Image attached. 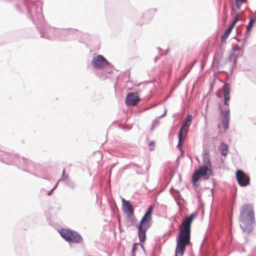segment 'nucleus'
I'll use <instances>...</instances> for the list:
<instances>
[{
    "mask_svg": "<svg viewBox=\"0 0 256 256\" xmlns=\"http://www.w3.org/2000/svg\"><path fill=\"white\" fill-rule=\"evenodd\" d=\"M194 216L195 214H192L186 217L178 226L179 233L176 238L175 256H182L186 246L190 243V226Z\"/></svg>",
    "mask_w": 256,
    "mask_h": 256,
    "instance_id": "f257e3e1",
    "label": "nucleus"
},
{
    "mask_svg": "<svg viewBox=\"0 0 256 256\" xmlns=\"http://www.w3.org/2000/svg\"><path fill=\"white\" fill-rule=\"evenodd\" d=\"M239 221L240 228L244 232L248 234L253 230L255 226V218L252 204H246L242 207Z\"/></svg>",
    "mask_w": 256,
    "mask_h": 256,
    "instance_id": "f03ea898",
    "label": "nucleus"
},
{
    "mask_svg": "<svg viewBox=\"0 0 256 256\" xmlns=\"http://www.w3.org/2000/svg\"><path fill=\"white\" fill-rule=\"evenodd\" d=\"M153 206H150L147 210L144 216L140 220L138 228V236L140 242H144L146 238V232L150 227L152 222V214Z\"/></svg>",
    "mask_w": 256,
    "mask_h": 256,
    "instance_id": "7ed1b4c3",
    "label": "nucleus"
},
{
    "mask_svg": "<svg viewBox=\"0 0 256 256\" xmlns=\"http://www.w3.org/2000/svg\"><path fill=\"white\" fill-rule=\"evenodd\" d=\"M222 90L224 96V104L227 106H229L228 101L230 100V86L228 84H224ZM224 115L222 124L225 130L228 128L229 120L230 117V110L228 107L224 110H222Z\"/></svg>",
    "mask_w": 256,
    "mask_h": 256,
    "instance_id": "20e7f679",
    "label": "nucleus"
},
{
    "mask_svg": "<svg viewBox=\"0 0 256 256\" xmlns=\"http://www.w3.org/2000/svg\"><path fill=\"white\" fill-rule=\"evenodd\" d=\"M60 233L62 237L69 242L80 243L82 241V236L76 232L62 229Z\"/></svg>",
    "mask_w": 256,
    "mask_h": 256,
    "instance_id": "39448f33",
    "label": "nucleus"
},
{
    "mask_svg": "<svg viewBox=\"0 0 256 256\" xmlns=\"http://www.w3.org/2000/svg\"><path fill=\"white\" fill-rule=\"evenodd\" d=\"M211 176H212V171L210 167L202 166L194 173L192 177V182H197L200 177L204 178V180H208Z\"/></svg>",
    "mask_w": 256,
    "mask_h": 256,
    "instance_id": "423d86ee",
    "label": "nucleus"
},
{
    "mask_svg": "<svg viewBox=\"0 0 256 256\" xmlns=\"http://www.w3.org/2000/svg\"><path fill=\"white\" fill-rule=\"evenodd\" d=\"M192 121V115L188 114L186 119L184 120L182 125L178 132V146H180L182 140L183 135H186L189 127L191 125Z\"/></svg>",
    "mask_w": 256,
    "mask_h": 256,
    "instance_id": "0eeeda50",
    "label": "nucleus"
},
{
    "mask_svg": "<svg viewBox=\"0 0 256 256\" xmlns=\"http://www.w3.org/2000/svg\"><path fill=\"white\" fill-rule=\"evenodd\" d=\"M108 64L109 62L102 55L94 57L92 62V65L96 68H102Z\"/></svg>",
    "mask_w": 256,
    "mask_h": 256,
    "instance_id": "6e6552de",
    "label": "nucleus"
},
{
    "mask_svg": "<svg viewBox=\"0 0 256 256\" xmlns=\"http://www.w3.org/2000/svg\"><path fill=\"white\" fill-rule=\"evenodd\" d=\"M236 178L238 184L242 186H245L250 183V178L241 170H238L236 172Z\"/></svg>",
    "mask_w": 256,
    "mask_h": 256,
    "instance_id": "1a4fd4ad",
    "label": "nucleus"
},
{
    "mask_svg": "<svg viewBox=\"0 0 256 256\" xmlns=\"http://www.w3.org/2000/svg\"><path fill=\"white\" fill-rule=\"evenodd\" d=\"M139 100L137 92H130L126 96V104L128 106H134L138 103Z\"/></svg>",
    "mask_w": 256,
    "mask_h": 256,
    "instance_id": "9d476101",
    "label": "nucleus"
},
{
    "mask_svg": "<svg viewBox=\"0 0 256 256\" xmlns=\"http://www.w3.org/2000/svg\"><path fill=\"white\" fill-rule=\"evenodd\" d=\"M122 208L124 212L128 216H131L134 214V210L130 201L122 198Z\"/></svg>",
    "mask_w": 256,
    "mask_h": 256,
    "instance_id": "9b49d317",
    "label": "nucleus"
},
{
    "mask_svg": "<svg viewBox=\"0 0 256 256\" xmlns=\"http://www.w3.org/2000/svg\"><path fill=\"white\" fill-rule=\"evenodd\" d=\"M203 166L210 167L211 166L210 156L206 150H204L202 152Z\"/></svg>",
    "mask_w": 256,
    "mask_h": 256,
    "instance_id": "f8f14e48",
    "label": "nucleus"
},
{
    "mask_svg": "<svg viewBox=\"0 0 256 256\" xmlns=\"http://www.w3.org/2000/svg\"><path fill=\"white\" fill-rule=\"evenodd\" d=\"M219 150L222 156H226L228 152V147L226 144L222 142L219 146Z\"/></svg>",
    "mask_w": 256,
    "mask_h": 256,
    "instance_id": "ddd939ff",
    "label": "nucleus"
},
{
    "mask_svg": "<svg viewBox=\"0 0 256 256\" xmlns=\"http://www.w3.org/2000/svg\"><path fill=\"white\" fill-rule=\"evenodd\" d=\"M231 14L234 16V18L233 20V22L230 25L234 28L236 23L238 20V19H239V16L236 12V10L234 7L232 8Z\"/></svg>",
    "mask_w": 256,
    "mask_h": 256,
    "instance_id": "4468645a",
    "label": "nucleus"
},
{
    "mask_svg": "<svg viewBox=\"0 0 256 256\" xmlns=\"http://www.w3.org/2000/svg\"><path fill=\"white\" fill-rule=\"evenodd\" d=\"M233 27L231 26H230L228 28L225 30L224 32V34L222 36V40L224 42V40H226V39L228 36L230 34V33L232 30Z\"/></svg>",
    "mask_w": 256,
    "mask_h": 256,
    "instance_id": "2eb2a0df",
    "label": "nucleus"
},
{
    "mask_svg": "<svg viewBox=\"0 0 256 256\" xmlns=\"http://www.w3.org/2000/svg\"><path fill=\"white\" fill-rule=\"evenodd\" d=\"M236 10L240 8L242 4L246 2V0H235Z\"/></svg>",
    "mask_w": 256,
    "mask_h": 256,
    "instance_id": "dca6fc26",
    "label": "nucleus"
},
{
    "mask_svg": "<svg viewBox=\"0 0 256 256\" xmlns=\"http://www.w3.org/2000/svg\"><path fill=\"white\" fill-rule=\"evenodd\" d=\"M62 180L66 182L67 184L69 185L70 186L74 187V184L73 182H71L67 176L64 177L62 178Z\"/></svg>",
    "mask_w": 256,
    "mask_h": 256,
    "instance_id": "f3484780",
    "label": "nucleus"
},
{
    "mask_svg": "<svg viewBox=\"0 0 256 256\" xmlns=\"http://www.w3.org/2000/svg\"><path fill=\"white\" fill-rule=\"evenodd\" d=\"M160 118L159 116L156 118L152 122V128H153L155 126H158L159 124L158 120Z\"/></svg>",
    "mask_w": 256,
    "mask_h": 256,
    "instance_id": "a211bd4d",
    "label": "nucleus"
},
{
    "mask_svg": "<svg viewBox=\"0 0 256 256\" xmlns=\"http://www.w3.org/2000/svg\"><path fill=\"white\" fill-rule=\"evenodd\" d=\"M136 245H137L136 244H133V246H132V252H131L132 256H135V252H136Z\"/></svg>",
    "mask_w": 256,
    "mask_h": 256,
    "instance_id": "6ab92c4d",
    "label": "nucleus"
},
{
    "mask_svg": "<svg viewBox=\"0 0 256 256\" xmlns=\"http://www.w3.org/2000/svg\"><path fill=\"white\" fill-rule=\"evenodd\" d=\"M166 112H167V111H166V108H165L164 113H163V114H162V116H159V118H160L164 117V116H165L166 114Z\"/></svg>",
    "mask_w": 256,
    "mask_h": 256,
    "instance_id": "aec40b11",
    "label": "nucleus"
},
{
    "mask_svg": "<svg viewBox=\"0 0 256 256\" xmlns=\"http://www.w3.org/2000/svg\"><path fill=\"white\" fill-rule=\"evenodd\" d=\"M54 189H55V187H54L50 192H48V194L50 195Z\"/></svg>",
    "mask_w": 256,
    "mask_h": 256,
    "instance_id": "412c9836",
    "label": "nucleus"
},
{
    "mask_svg": "<svg viewBox=\"0 0 256 256\" xmlns=\"http://www.w3.org/2000/svg\"><path fill=\"white\" fill-rule=\"evenodd\" d=\"M154 144V142H150V146H152V145Z\"/></svg>",
    "mask_w": 256,
    "mask_h": 256,
    "instance_id": "4be33fe9",
    "label": "nucleus"
},
{
    "mask_svg": "<svg viewBox=\"0 0 256 256\" xmlns=\"http://www.w3.org/2000/svg\"><path fill=\"white\" fill-rule=\"evenodd\" d=\"M58 182H57V183H56V185L54 186V187H55V188H56V186H58Z\"/></svg>",
    "mask_w": 256,
    "mask_h": 256,
    "instance_id": "5701e85b",
    "label": "nucleus"
},
{
    "mask_svg": "<svg viewBox=\"0 0 256 256\" xmlns=\"http://www.w3.org/2000/svg\"><path fill=\"white\" fill-rule=\"evenodd\" d=\"M64 170H63V172H62V175L64 176Z\"/></svg>",
    "mask_w": 256,
    "mask_h": 256,
    "instance_id": "b1692460",
    "label": "nucleus"
},
{
    "mask_svg": "<svg viewBox=\"0 0 256 256\" xmlns=\"http://www.w3.org/2000/svg\"><path fill=\"white\" fill-rule=\"evenodd\" d=\"M236 48H235V47H234V50H236Z\"/></svg>",
    "mask_w": 256,
    "mask_h": 256,
    "instance_id": "393cba45",
    "label": "nucleus"
}]
</instances>
